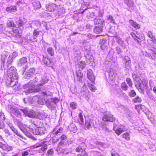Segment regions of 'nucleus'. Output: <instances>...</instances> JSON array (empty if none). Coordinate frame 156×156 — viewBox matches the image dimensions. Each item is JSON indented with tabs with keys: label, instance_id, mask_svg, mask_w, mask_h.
Wrapping results in <instances>:
<instances>
[{
	"label": "nucleus",
	"instance_id": "1",
	"mask_svg": "<svg viewBox=\"0 0 156 156\" xmlns=\"http://www.w3.org/2000/svg\"><path fill=\"white\" fill-rule=\"evenodd\" d=\"M132 76L135 81V85L139 91L142 94L144 93V89L148 86V81L144 79L142 80L139 76L136 73H133Z\"/></svg>",
	"mask_w": 156,
	"mask_h": 156
},
{
	"label": "nucleus",
	"instance_id": "2",
	"mask_svg": "<svg viewBox=\"0 0 156 156\" xmlns=\"http://www.w3.org/2000/svg\"><path fill=\"white\" fill-rule=\"evenodd\" d=\"M37 101L38 104L41 105L46 104L49 108L52 107L53 104H56L59 101L58 98H51L49 101L47 98H38Z\"/></svg>",
	"mask_w": 156,
	"mask_h": 156
},
{
	"label": "nucleus",
	"instance_id": "3",
	"mask_svg": "<svg viewBox=\"0 0 156 156\" xmlns=\"http://www.w3.org/2000/svg\"><path fill=\"white\" fill-rule=\"evenodd\" d=\"M24 89L27 90V91H24L23 92V94L28 95L30 93L33 92H38L41 90V89L39 88L37 89V88H35V86L31 83H28L27 84H25L23 87Z\"/></svg>",
	"mask_w": 156,
	"mask_h": 156
},
{
	"label": "nucleus",
	"instance_id": "4",
	"mask_svg": "<svg viewBox=\"0 0 156 156\" xmlns=\"http://www.w3.org/2000/svg\"><path fill=\"white\" fill-rule=\"evenodd\" d=\"M7 74L8 76L7 80L9 79L10 83L9 84L11 85V83L17 78L16 71L13 67L11 66L8 69Z\"/></svg>",
	"mask_w": 156,
	"mask_h": 156
},
{
	"label": "nucleus",
	"instance_id": "5",
	"mask_svg": "<svg viewBox=\"0 0 156 156\" xmlns=\"http://www.w3.org/2000/svg\"><path fill=\"white\" fill-rule=\"evenodd\" d=\"M20 110L25 115V116H27L30 118H36L38 115L37 113L32 110L24 109H21Z\"/></svg>",
	"mask_w": 156,
	"mask_h": 156
},
{
	"label": "nucleus",
	"instance_id": "6",
	"mask_svg": "<svg viewBox=\"0 0 156 156\" xmlns=\"http://www.w3.org/2000/svg\"><path fill=\"white\" fill-rule=\"evenodd\" d=\"M4 140L2 136H0V147L3 150L9 151H12L13 150L12 147L9 146L7 144H4L3 142Z\"/></svg>",
	"mask_w": 156,
	"mask_h": 156
},
{
	"label": "nucleus",
	"instance_id": "7",
	"mask_svg": "<svg viewBox=\"0 0 156 156\" xmlns=\"http://www.w3.org/2000/svg\"><path fill=\"white\" fill-rule=\"evenodd\" d=\"M99 44L101 49L104 50L108 49L109 43L106 39L104 38L100 40Z\"/></svg>",
	"mask_w": 156,
	"mask_h": 156
},
{
	"label": "nucleus",
	"instance_id": "8",
	"mask_svg": "<svg viewBox=\"0 0 156 156\" xmlns=\"http://www.w3.org/2000/svg\"><path fill=\"white\" fill-rule=\"evenodd\" d=\"M38 128V127L34 122H31V124L29 125V128L31 129L30 132L35 135H39Z\"/></svg>",
	"mask_w": 156,
	"mask_h": 156
},
{
	"label": "nucleus",
	"instance_id": "9",
	"mask_svg": "<svg viewBox=\"0 0 156 156\" xmlns=\"http://www.w3.org/2000/svg\"><path fill=\"white\" fill-rule=\"evenodd\" d=\"M102 120L104 121H109L112 122H114L115 119L113 117L112 115L110 113L105 114Z\"/></svg>",
	"mask_w": 156,
	"mask_h": 156
},
{
	"label": "nucleus",
	"instance_id": "10",
	"mask_svg": "<svg viewBox=\"0 0 156 156\" xmlns=\"http://www.w3.org/2000/svg\"><path fill=\"white\" fill-rule=\"evenodd\" d=\"M60 138L61 139V141L58 144L57 149H60L61 147L64 146L67 138L66 136L65 135H63L61 136Z\"/></svg>",
	"mask_w": 156,
	"mask_h": 156
},
{
	"label": "nucleus",
	"instance_id": "11",
	"mask_svg": "<svg viewBox=\"0 0 156 156\" xmlns=\"http://www.w3.org/2000/svg\"><path fill=\"white\" fill-rule=\"evenodd\" d=\"M12 31L15 34V36L17 37H21L23 31L20 27H18L17 28H13Z\"/></svg>",
	"mask_w": 156,
	"mask_h": 156
},
{
	"label": "nucleus",
	"instance_id": "12",
	"mask_svg": "<svg viewBox=\"0 0 156 156\" xmlns=\"http://www.w3.org/2000/svg\"><path fill=\"white\" fill-rule=\"evenodd\" d=\"M40 33H41V31L39 30L38 29H34L33 32V36L30 37V40L33 41L34 40L36 39V37H38Z\"/></svg>",
	"mask_w": 156,
	"mask_h": 156
},
{
	"label": "nucleus",
	"instance_id": "13",
	"mask_svg": "<svg viewBox=\"0 0 156 156\" xmlns=\"http://www.w3.org/2000/svg\"><path fill=\"white\" fill-rule=\"evenodd\" d=\"M87 77L92 83H94L95 77L91 69L88 70L87 73Z\"/></svg>",
	"mask_w": 156,
	"mask_h": 156
},
{
	"label": "nucleus",
	"instance_id": "14",
	"mask_svg": "<svg viewBox=\"0 0 156 156\" xmlns=\"http://www.w3.org/2000/svg\"><path fill=\"white\" fill-rule=\"evenodd\" d=\"M94 23L96 26L103 27L105 24L104 20L101 19H95L94 20Z\"/></svg>",
	"mask_w": 156,
	"mask_h": 156
},
{
	"label": "nucleus",
	"instance_id": "15",
	"mask_svg": "<svg viewBox=\"0 0 156 156\" xmlns=\"http://www.w3.org/2000/svg\"><path fill=\"white\" fill-rule=\"evenodd\" d=\"M17 108L15 106L9 105L6 108V110L10 114L12 113L13 114Z\"/></svg>",
	"mask_w": 156,
	"mask_h": 156
},
{
	"label": "nucleus",
	"instance_id": "16",
	"mask_svg": "<svg viewBox=\"0 0 156 156\" xmlns=\"http://www.w3.org/2000/svg\"><path fill=\"white\" fill-rule=\"evenodd\" d=\"M20 128L21 131L26 135L28 137H30V134L28 132V131H30H30L31 130V129H30L29 127H28L27 128L20 127Z\"/></svg>",
	"mask_w": 156,
	"mask_h": 156
},
{
	"label": "nucleus",
	"instance_id": "17",
	"mask_svg": "<svg viewBox=\"0 0 156 156\" xmlns=\"http://www.w3.org/2000/svg\"><path fill=\"white\" fill-rule=\"evenodd\" d=\"M27 62V58L26 57H23L19 60L18 65L20 66H23L26 64Z\"/></svg>",
	"mask_w": 156,
	"mask_h": 156
},
{
	"label": "nucleus",
	"instance_id": "18",
	"mask_svg": "<svg viewBox=\"0 0 156 156\" xmlns=\"http://www.w3.org/2000/svg\"><path fill=\"white\" fill-rule=\"evenodd\" d=\"M129 22L130 25L136 29L138 30L140 28V25L133 20H129Z\"/></svg>",
	"mask_w": 156,
	"mask_h": 156
},
{
	"label": "nucleus",
	"instance_id": "19",
	"mask_svg": "<svg viewBox=\"0 0 156 156\" xmlns=\"http://www.w3.org/2000/svg\"><path fill=\"white\" fill-rule=\"evenodd\" d=\"M76 76L77 79L78 81H82L83 74L81 70H79L76 71Z\"/></svg>",
	"mask_w": 156,
	"mask_h": 156
},
{
	"label": "nucleus",
	"instance_id": "20",
	"mask_svg": "<svg viewBox=\"0 0 156 156\" xmlns=\"http://www.w3.org/2000/svg\"><path fill=\"white\" fill-rule=\"evenodd\" d=\"M68 128L70 131L73 133H76L77 131V129L75 125L73 123H70L69 126Z\"/></svg>",
	"mask_w": 156,
	"mask_h": 156
},
{
	"label": "nucleus",
	"instance_id": "21",
	"mask_svg": "<svg viewBox=\"0 0 156 156\" xmlns=\"http://www.w3.org/2000/svg\"><path fill=\"white\" fill-rule=\"evenodd\" d=\"M6 11L9 12H15L17 11V8L16 6H11L7 7Z\"/></svg>",
	"mask_w": 156,
	"mask_h": 156
},
{
	"label": "nucleus",
	"instance_id": "22",
	"mask_svg": "<svg viewBox=\"0 0 156 156\" xmlns=\"http://www.w3.org/2000/svg\"><path fill=\"white\" fill-rule=\"evenodd\" d=\"M41 146V149L43 151H44L47 148V146L46 145H42V144L41 143H38L35 144L34 145V148H37Z\"/></svg>",
	"mask_w": 156,
	"mask_h": 156
},
{
	"label": "nucleus",
	"instance_id": "23",
	"mask_svg": "<svg viewBox=\"0 0 156 156\" xmlns=\"http://www.w3.org/2000/svg\"><path fill=\"white\" fill-rule=\"evenodd\" d=\"M147 36L150 38L152 39V40H151L153 43L156 42V38L155 36L153 34L152 32L149 31L147 33Z\"/></svg>",
	"mask_w": 156,
	"mask_h": 156
},
{
	"label": "nucleus",
	"instance_id": "24",
	"mask_svg": "<svg viewBox=\"0 0 156 156\" xmlns=\"http://www.w3.org/2000/svg\"><path fill=\"white\" fill-rule=\"evenodd\" d=\"M120 108L123 109L126 114L129 116H131L132 115V112L130 111L128 108H125L124 106L121 105Z\"/></svg>",
	"mask_w": 156,
	"mask_h": 156
},
{
	"label": "nucleus",
	"instance_id": "25",
	"mask_svg": "<svg viewBox=\"0 0 156 156\" xmlns=\"http://www.w3.org/2000/svg\"><path fill=\"white\" fill-rule=\"evenodd\" d=\"M103 27L96 26L94 29V31L96 34L100 33L102 31Z\"/></svg>",
	"mask_w": 156,
	"mask_h": 156
},
{
	"label": "nucleus",
	"instance_id": "26",
	"mask_svg": "<svg viewBox=\"0 0 156 156\" xmlns=\"http://www.w3.org/2000/svg\"><path fill=\"white\" fill-rule=\"evenodd\" d=\"M10 129L15 134H16L18 136H19L21 138H23L22 135H21L20 133L18 132V131L17 129L15 128L14 126L12 127Z\"/></svg>",
	"mask_w": 156,
	"mask_h": 156
},
{
	"label": "nucleus",
	"instance_id": "27",
	"mask_svg": "<svg viewBox=\"0 0 156 156\" xmlns=\"http://www.w3.org/2000/svg\"><path fill=\"white\" fill-rule=\"evenodd\" d=\"M33 98H24L23 101L26 104H32L34 102Z\"/></svg>",
	"mask_w": 156,
	"mask_h": 156
},
{
	"label": "nucleus",
	"instance_id": "28",
	"mask_svg": "<svg viewBox=\"0 0 156 156\" xmlns=\"http://www.w3.org/2000/svg\"><path fill=\"white\" fill-rule=\"evenodd\" d=\"M56 6V5L55 4H52L49 5L48 7V10L50 12H53L54 11Z\"/></svg>",
	"mask_w": 156,
	"mask_h": 156
},
{
	"label": "nucleus",
	"instance_id": "29",
	"mask_svg": "<svg viewBox=\"0 0 156 156\" xmlns=\"http://www.w3.org/2000/svg\"><path fill=\"white\" fill-rule=\"evenodd\" d=\"M6 26L7 27H16V25L13 21L10 20L7 22Z\"/></svg>",
	"mask_w": 156,
	"mask_h": 156
},
{
	"label": "nucleus",
	"instance_id": "30",
	"mask_svg": "<svg viewBox=\"0 0 156 156\" xmlns=\"http://www.w3.org/2000/svg\"><path fill=\"white\" fill-rule=\"evenodd\" d=\"M56 130V129L55 128L53 131L52 132L54 135H56L59 133H62L63 131V129L62 127L60 128L58 130L55 131Z\"/></svg>",
	"mask_w": 156,
	"mask_h": 156
},
{
	"label": "nucleus",
	"instance_id": "31",
	"mask_svg": "<svg viewBox=\"0 0 156 156\" xmlns=\"http://www.w3.org/2000/svg\"><path fill=\"white\" fill-rule=\"evenodd\" d=\"M48 82V80L46 77L44 78H42L41 79V83L40 84H38L37 86H41L43 84H44L47 83Z\"/></svg>",
	"mask_w": 156,
	"mask_h": 156
},
{
	"label": "nucleus",
	"instance_id": "32",
	"mask_svg": "<svg viewBox=\"0 0 156 156\" xmlns=\"http://www.w3.org/2000/svg\"><path fill=\"white\" fill-rule=\"evenodd\" d=\"M121 87L123 90L126 91L128 88V87L125 82H122L121 84Z\"/></svg>",
	"mask_w": 156,
	"mask_h": 156
},
{
	"label": "nucleus",
	"instance_id": "33",
	"mask_svg": "<svg viewBox=\"0 0 156 156\" xmlns=\"http://www.w3.org/2000/svg\"><path fill=\"white\" fill-rule=\"evenodd\" d=\"M47 51L48 53L51 56H53L54 55V50L51 47H49L48 48Z\"/></svg>",
	"mask_w": 156,
	"mask_h": 156
},
{
	"label": "nucleus",
	"instance_id": "34",
	"mask_svg": "<svg viewBox=\"0 0 156 156\" xmlns=\"http://www.w3.org/2000/svg\"><path fill=\"white\" fill-rule=\"evenodd\" d=\"M126 81L129 86L130 87L132 88L133 83L131 79L130 78H127L126 79Z\"/></svg>",
	"mask_w": 156,
	"mask_h": 156
},
{
	"label": "nucleus",
	"instance_id": "35",
	"mask_svg": "<svg viewBox=\"0 0 156 156\" xmlns=\"http://www.w3.org/2000/svg\"><path fill=\"white\" fill-rule=\"evenodd\" d=\"M25 23L24 22L23 20L22 19H19L18 20L17 24L18 27H22L23 26Z\"/></svg>",
	"mask_w": 156,
	"mask_h": 156
},
{
	"label": "nucleus",
	"instance_id": "36",
	"mask_svg": "<svg viewBox=\"0 0 156 156\" xmlns=\"http://www.w3.org/2000/svg\"><path fill=\"white\" fill-rule=\"evenodd\" d=\"M107 18L108 20H110V22L112 23L113 24L115 23V20L112 16L108 15L107 16Z\"/></svg>",
	"mask_w": 156,
	"mask_h": 156
},
{
	"label": "nucleus",
	"instance_id": "37",
	"mask_svg": "<svg viewBox=\"0 0 156 156\" xmlns=\"http://www.w3.org/2000/svg\"><path fill=\"white\" fill-rule=\"evenodd\" d=\"M122 137L127 140H130V137L129 133H125L123 134Z\"/></svg>",
	"mask_w": 156,
	"mask_h": 156
},
{
	"label": "nucleus",
	"instance_id": "38",
	"mask_svg": "<svg viewBox=\"0 0 156 156\" xmlns=\"http://www.w3.org/2000/svg\"><path fill=\"white\" fill-rule=\"evenodd\" d=\"M43 60L44 62L47 65H49L51 62V60L47 57H44Z\"/></svg>",
	"mask_w": 156,
	"mask_h": 156
},
{
	"label": "nucleus",
	"instance_id": "39",
	"mask_svg": "<svg viewBox=\"0 0 156 156\" xmlns=\"http://www.w3.org/2000/svg\"><path fill=\"white\" fill-rule=\"evenodd\" d=\"M130 97H134L136 95V94L135 91L133 90H131L128 93Z\"/></svg>",
	"mask_w": 156,
	"mask_h": 156
},
{
	"label": "nucleus",
	"instance_id": "40",
	"mask_svg": "<svg viewBox=\"0 0 156 156\" xmlns=\"http://www.w3.org/2000/svg\"><path fill=\"white\" fill-rule=\"evenodd\" d=\"M88 86L89 89L92 91L94 92L97 90L96 87L93 84H89Z\"/></svg>",
	"mask_w": 156,
	"mask_h": 156
},
{
	"label": "nucleus",
	"instance_id": "41",
	"mask_svg": "<svg viewBox=\"0 0 156 156\" xmlns=\"http://www.w3.org/2000/svg\"><path fill=\"white\" fill-rule=\"evenodd\" d=\"M13 114L18 117H20L21 116L20 111L17 108L16 109V111L14 112Z\"/></svg>",
	"mask_w": 156,
	"mask_h": 156
},
{
	"label": "nucleus",
	"instance_id": "42",
	"mask_svg": "<svg viewBox=\"0 0 156 156\" xmlns=\"http://www.w3.org/2000/svg\"><path fill=\"white\" fill-rule=\"evenodd\" d=\"M101 127L102 129L103 130L106 132H109V129L106 127V126L105 124H102L101 126Z\"/></svg>",
	"mask_w": 156,
	"mask_h": 156
},
{
	"label": "nucleus",
	"instance_id": "43",
	"mask_svg": "<svg viewBox=\"0 0 156 156\" xmlns=\"http://www.w3.org/2000/svg\"><path fill=\"white\" fill-rule=\"evenodd\" d=\"M125 62V66L126 67H129L131 65V61L130 60H125L124 61Z\"/></svg>",
	"mask_w": 156,
	"mask_h": 156
},
{
	"label": "nucleus",
	"instance_id": "44",
	"mask_svg": "<svg viewBox=\"0 0 156 156\" xmlns=\"http://www.w3.org/2000/svg\"><path fill=\"white\" fill-rule=\"evenodd\" d=\"M124 131V130L123 129L119 128L116 130L115 133L118 135H119Z\"/></svg>",
	"mask_w": 156,
	"mask_h": 156
},
{
	"label": "nucleus",
	"instance_id": "45",
	"mask_svg": "<svg viewBox=\"0 0 156 156\" xmlns=\"http://www.w3.org/2000/svg\"><path fill=\"white\" fill-rule=\"evenodd\" d=\"M38 130H39V135H41L44 133V129L43 127H38Z\"/></svg>",
	"mask_w": 156,
	"mask_h": 156
},
{
	"label": "nucleus",
	"instance_id": "46",
	"mask_svg": "<svg viewBox=\"0 0 156 156\" xmlns=\"http://www.w3.org/2000/svg\"><path fill=\"white\" fill-rule=\"evenodd\" d=\"M34 6L35 9H39L41 7V5L39 2H35L34 4Z\"/></svg>",
	"mask_w": 156,
	"mask_h": 156
},
{
	"label": "nucleus",
	"instance_id": "47",
	"mask_svg": "<svg viewBox=\"0 0 156 156\" xmlns=\"http://www.w3.org/2000/svg\"><path fill=\"white\" fill-rule=\"evenodd\" d=\"M143 107H144V105H136L135 106V108L136 110L138 111L140 109H142L143 108Z\"/></svg>",
	"mask_w": 156,
	"mask_h": 156
},
{
	"label": "nucleus",
	"instance_id": "48",
	"mask_svg": "<svg viewBox=\"0 0 156 156\" xmlns=\"http://www.w3.org/2000/svg\"><path fill=\"white\" fill-rule=\"evenodd\" d=\"M79 119H78L79 121L80 122H81L82 123L83 121V115L82 113H80L79 115Z\"/></svg>",
	"mask_w": 156,
	"mask_h": 156
},
{
	"label": "nucleus",
	"instance_id": "49",
	"mask_svg": "<svg viewBox=\"0 0 156 156\" xmlns=\"http://www.w3.org/2000/svg\"><path fill=\"white\" fill-rule=\"evenodd\" d=\"M5 119L4 114L2 112L0 113V121L2 120H4Z\"/></svg>",
	"mask_w": 156,
	"mask_h": 156
},
{
	"label": "nucleus",
	"instance_id": "50",
	"mask_svg": "<svg viewBox=\"0 0 156 156\" xmlns=\"http://www.w3.org/2000/svg\"><path fill=\"white\" fill-rule=\"evenodd\" d=\"M70 107L73 109H75L76 108V104L74 102H72L70 104Z\"/></svg>",
	"mask_w": 156,
	"mask_h": 156
},
{
	"label": "nucleus",
	"instance_id": "51",
	"mask_svg": "<svg viewBox=\"0 0 156 156\" xmlns=\"http://www.w3.org/2000/svg\"><path fill=\"white\" fill-rule=\"evenodd\" d=\"M54 153V151L52 149H51L50 150H48L47 152V154L48 155H52Z\"/></svg>",
	"mask_w": 156,
	"mask_h": 156
},
{
	"label": "nucleus",
	"instance_id": "52",
	"mask_svg": "<svg viewBox=\"0 0 156 156\" xmlns=\"http://www.w3.org/2000/svg\"><path fill=\"white\" fill-rule=\"evenodd\" d=\"M136 38L139 40L140 41H141V42L142 41H144V36L141 35V36H139L138 37L137 36Z\"/></svg>",
	"mask_w": 156,
	"mask_h": 156
},
{
	"label": "nucleus",
	"instance_id": "53",
	"mask_svg": "<svg viewBox=\"0 0 156 156\" xmlns=\"http://www.w3.org/2000/svg\"><path fill=\"white\" fill-rule=\"evenodd\" d=\"M133 100V102L135 103L140 102L141 101V98H134Z\"/></svg>",
	"mask_w": 156,
	"mask_h": 156
},
{
	"label": "nucleus",
	"instance_id": "54",
	"mask_svg": "<svg viewBox=\"0 0 156 156\" xmlns=\"http://www.w3.org/2000/svg\"><path fill=\"white\" fill-rule=\"evenodd\" d=\"M4 132L8 136H11L12 135L11 133L8 129H5L4 130Z\"/></svg>",
	"mask_w": 156,
	"mask_h": 156
},
{
	"label": "nucleus",
	"instance_id": "55",
	"mask_svg": "<svg viewBox=\"0 0 156 156\" xmlns=\"http://www.w3.org/2000/svg\"><path fill=\"white\" fill-rule=\"evenodd\" d=\"M85 126L87 129L90 128L91 126V125L90 122L88 121L86 122Z\"/></svg>",
	"mask_w": 156,
	"mask_h": 156
},
{
	"label": "nucleus",
	"instance_id": "56",
	"mask_svg": "<svg viewBox=\"0 0 156 156\" xmlns=\"http://www.w3.org/2000/svg\"><path fill=\"white\" fill-rule=\"evenodd\" d=\"M83 151V150L82 148L80 146L77 147L76 149V151L77 152H79L80 151L82 152Z\"/></svg>",
	"mask_w": 156,
	"mask_h": 156
},
{
	"label": "nucleus",
	"instance_id": "57",
	"mask_svg": "<svg viewBox=\"0 0 156 156\" xmlns=\"http://www.w3.org/2000/svg\"><path fill=\"white\" fill-rule=\"evenodd\" d=\"M8 120L7 119V122L6 123L8 126L11 129L12 127L13 126L12 124V123H10L8 121Z\"/></svg>",
	"mask_w": 156,
	"mask_h": 156
},
{
	"label": "nucleus",
	"instance_id": "58",
	"mask_svg": "<svg viewBox=\"0 0 156 156\" xmlns=\"http://www.w3.org/2000/svg\"><path fill=\"white\" fill-rule=\"evenodd\" d=\"M29 154V153L27 151H24L22 153V156H27Z\"/></svg>",
	"mask_w": 156,
	"mask_h": 156
},
{
	"label": "nucleus",
	"instance_id": "59",
	"mask_svg": "<svg viewBox=\"0 0 156 156\" xmlns=\"http://www.w3.org/2000/svg\"><path fill=\"white\" fill-rule=\"evenodd\" d=\"M130 35L133 39L137 37V36L133 32L131 33Z\"/></svg>",
	"mask_w": 156,
	"mask_h": 156
},
{
	"label": "nucleus",
	"instance_id": "60",
	"mask_svg": "<svg viewBox=\"0 0 156 156\" xmlns=\"http://www.w3.org/2000/svg\"><path fill=\"white\" fill-rule=\"evenodd\" d=\"M133 39L135 41L138 43V44H141V41H140L139 40H138V39L137 38L136 39V38Z\"/></svg>",
	"mask_w": 156,
	"mask_h": 156
},
{
	"label": "nucleus",
	"instance_id": "61",
	"mask_svg": "<svg viewBox=\"0 0 156 156\" xmlns=\"http://www.w3.org/2000/svg\"><path fill=\"white\" fill-rule=\"evenodd\" d=\"M78 156H87V154L85 153L84 152H83L82 154H79Z\"/></svg>",
	"mask_w": 156,
	"mask_h": 156
},
{
	"label": "nucleus",
	"instance_id": "62",
	"mask_svg": "<svg viewBox=\"0 0 156 156\" xmlns=\"http://www.w3.org/2000/svg\"><path fill=\"white\" fill-rule=\"evenodd\" d=\"M153 91L154 93L156 94V86L154 87L153 89Z\"/></svg>",
	"mask_w": 156,
	"mask_h": 156
},
{
	"label": "nucleus",
	"instance_id": "63",
	"mask_svg": "<svg viewBox=\"0 0 156 156\" xmlns=\"http://www.w3.org/2000/svg\"><path fill=\"white\" fill-rule=\"evenodd\" d=\"M94 143H95V144H98V145L100 144L101 143L100 142H99L97 141H95Z\"/></svg>",
	"mask_w": 156,
	"mask_h": 156
},
{
	"label": "nucleus",
	"instance_id": "64",
	"mask_svg": "<svg viewBox=\"0 0 156 156\" xmlns=\"http://www.w3.org/2000/svg\"><path fill=\"white\" fill-rule=\"evenodd\" d=\"M111 155L112 156H118V155L117 154L115 153L112 154Z\"/></svg>",
	"mask_w": 156,
	"mask_h": 156
}]
</instances>
